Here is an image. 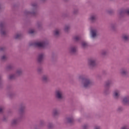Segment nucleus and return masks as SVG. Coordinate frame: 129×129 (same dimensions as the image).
Returning a JSON list of instances; mask_svg holds the SVG:
<instances>
[{
	"instance_id": "obj_28",
	"label": "nucleus",
	"mask_w": 129,
	"mask_h": 129,
	"mask_svg": "<svg viewBox=\"0 0 129 129\" xmlns=\"http://www.w3.org/2000/svg\"><path fill=\"white\" fill-rule=\"evenodd\" d=\"M1 34H2V35H5V32L1 31Z\"/></svg>"
},
{
	"instance_id": "obj_22",
	"label": "nucleus",
	"mask_w": 129,
	"mask_h": 129,
	"mask_svg": "<svg viewBox=\"0 0 129 129\" xmlns=\"http://www.w3.org/2000/svg\"><path fill=\"white\" fill-rule=\"evenodd\" d=\"M22 73V71L21 70L18 71L16 74L17 75H20V74H21V73Z\"/></svg>"
},
{
	"instance_id": "obj_25",
	"label": "nucleus",
	"mask_w": 129,
	"mask_h": 129,
	"mask_svg": "<svg viewBox=\"0 0 129 129\" xmlns=\"http://www.w3.org/2000/svg\"><path fill=\"white\" fill-rule=\"evenodd\" d=\"M105 54H106V51H103L102 52V55H105Z\"/></svg>"
},
{
	"instance_id": "obj_31",
	"label": "nucleus",
	"mask_w": 129,
	"mask_h": 129,
	"mask_svg": "<svg viewBox=\"0 0 129 129\" xmlns=\"http://www.w3.org/2000/svg\"><path fill=\"white\" fill-rule=\"evenodd\" d=\"M2 50H3V48H0V51H2Z\"/></svg>"
},
{
	"instance_id": "obj_15",
	"label": "nucleus",
	"mask_w": 129,
	"mask_h": 129,
	"mask_svg": "<svg viewBox=\"0 0 129 129\" xmlns=\"http://www.w3.org/2000/svg\"><path fill=\"white\" fill-rule=\"evenodd\" d=\"M75 41H79L80 40V37L77 36L74 37Z\"/></svg>"
},
{
	"instance_id": "obj_14",
	"label": "nucleus",
	"mask_w": 129,
	"mask_h": 129,
	"mask_svg": "<svg viewBox=\"0 0 129 129\" xmlns=\"http://www.w3.org/2000/svg\"><path fill=\"white\" fill-rule=\"evenodd\" d=\"M59 113V111L57 110H54L53 112V115H57Z\"/></svg>"
},
{
	"instance_id": "obj_9",
	"label": "nucleus",
	"mask_w": 129,
	"mask_h": 129,
	"mask_svg": "<svg viewBox=\"0 0 129 129\" xmlns=\"http://www.w3.org/2000/svg\"><path fill=\"white\" fill-rule=\"evenodd\" d=\"M89 20L92 22H93L94 21H95V20H96V16H95V15H92L90 17Z\"/></svg>"
},
{
	"instance_id": "obj_35",
	"label": "nucleus",
	"mask_w": 129,
	"mask_h": 129,
	"mask_svg": "<svg viewBox=\"0 0 129 129\" xmlns=\"http://www.w3.org/2000/svg\"><path fill=\"white\" fill-rule=\"evenodd\" d=\"M49 127L50 128V127H51L49 126Z\"/></svg>"
},
{
	"instance_id": "obj_12",
	"label": "nucleus",
	"mask_w": 129,
	"mask_h": 129,
	"mask_svg": "<svg viewBox=\"0 0 129 129\" xmlns=\"http://www.w3.org/2000/svg\"><path fill=\"white\" fill-rule=\"evenodd\" d=\"M73 121V118H67V122H69V123H71Z\"/></svg>"
},
{
	"instance_id": "obj_30",
	"label": "nucleus",
	"mask_w": 129,
	"mask_h": 129,
	"mask_svg": "<svg viewBox=\"0 0 129 129\" xmlns=\"http://www.w3.org/2000/svg\"><path fill=\"white\" fill-rule=\"evenodd\" d=\"M3 111V109L2 108H0V112H2Z\"/></svg>"
},
{
	"instance_id": "obj_7",
	"label": "nucleus",
	"mask_w": 129,
	"mask_h": 129,
	"mask_svg": "<svg viewBox=\"0 0 129 129\" xmlns=\"http://www.w3.org/2000/svg\"><path fill=\"white\" fill-rule=\"evenodd\" d=\"M91 35L92 38H95V37H96V30H92L91 31Z\"/></svg>"
},
{
	"instance_id": "obj_21",
	"label": "nucleus",
	"mask_w": 129,
	"mask_h": 129,
	"mask_svg": "<svg viewBox=\"0 0 129 129\" xmlns=\"http://www.w3.org/2000/svg\"><path fill=\"white\" fill-rule=\"evenodd\" d=\"M35 31L33 29H31L30 30H29V34H33V33H34Z\"/></svg>"
},
{
	"instance_id": "obj_10",
	"label": "nucleus",
	"mask_w": 129,
	"mask_h": 129,
	"mask_svg": "<svg viewBox=\"0 0 129 129\" xmlns=\"http://www.w3.org/2000/svg\"><path fill=\"white\" fill-rule=\"evenodd\" d=\"M70 51L71 53H75L76 52V48L72 47L70 48Z\"/></svg>"
},
{
	"instance_id": "obj_18",
	"label": "nucleus",
	"mask_w": 129,
	"mask_h": 129,
	"mask_svg": "<svg viewBox=\"0 0 129 129\" xmlns=\"http://www.w3.org/2000/svg\"><path fill=\"white\" fill-rule=\"evenodd\" d=\"M18 122V120L17 119H14L12 121V124H16Z\"/></svg>"
},
{
	"instance_id": "obj_2",
	"label": "nucleus",
	"mask_w": 129,
	"mask_h": 129,
	"mask_svg": "<svg viewBox=\"0 0 129 129\" xmlns=\"http://www.w3.org/2000/svg\"><path fill=\"white\" fill-rule=\"evenodd\" d=\"M34 45L35 47H38L39 48L43 47L46 46V43L45 42H36L34 44Z\"/></svg>"
},
{
	"instance_id": "obj_17",
	"label": "nucleus",
	"mask_w": 129,
	"mask_h": 129,
	"mask_svg": "<svg viewBox=\"0 0 129 129\" xmlns=\"http://www.w3.org/2000/svg\"><path fill=\"white\" fill-rule=\"evenodd\" d=\"M54 35H55V36H58L59 35V30H56L54 31Z\"/></svg>"
},
{
	"instance_id": "obj_13",
	"label": "nucleus",
	"mask_w": 129,
	"mask_h": 129,
	"mask_svg": "<svg viewBox=\"0 0 129 129\" xmlns=\"http://www.w3.org/2000/svg\"><path fill=\"white\" fill-rule=\"evenodd\" d=\"M82 46L83 47V48H85V47L87 46V43H86V42H83L82 43Z\"/></svg>"
},
{
	"instance_id": "obj_33",
	"label": "nucleus",
	"mask_w": 129,
	"mask_h": 129,
	"mask_svg": "<svg viewBox=\"0 0 129 129\" xmlns=\"http://www.w3.org/2000/svg\"><path fill=\"white\" fill-rule=\"evenodd\" d=\"M32 7H34V5H32Z\"/></svg>"
},
{
	"instance_id": "obj_19",
	"label": "nucleus",
	"mask_w": 129,
	"mask_h": 129,
	"mask_svg": "<svg viewBox=\"0 0 129 129\" xmlns=\"http://www.w3.org/2000/svg\"><path fill=\"white\" fill-rule=\"evenodd\" d=\"M123 40H124L125 41H126L127 40H128V36H124L123 37Z\"/></svg>"
},
{
	"instance_id": "obj_20",
	"label": "nucleus",
	"mask_w": 129,
	"mask_h": 129,
	"mask_svg": "<svg viewBox=\"0 0 129 129\" xmlns=\"http://www.w3.org/2000/svg\"><path fill=\"white\" fill-rule=\"evenodd\" d=\"M20 37H21V35H20V34H17L15 36V39H19V38H20Z\"/></svg>"
},
{
	"instance_id": "obj_23",
	"label": "nucleus",
	"mask_w": 129,
	"mask_h": 129,
	"mask_svg": "<svg viewBox=\"0 0 129 129\" xmlns=\"http://www.w3.org/2000/svg\"><path fill=\"white\" fill-rule=\"evenodd\" d=\"M15 78V75H11L9 77V79H14Z\"/></svg>"
},
{
	"instance_id": "obj_27",
	"label": "nucleus",
	"mask_w": 129,
	"mask_h": 129,
	"mask_svg": "<svg viewBox=\"0 0 129 129\" xmlns=\"http://www.w3.org/2000/svg\"><path fill=\"white\" fill-rule=\"evenodd\" d=\"M2 60H5L6 59L5 55L3 56L2 57Z\"/></svg>"
},
{
	"instance_id": "obj_8",
	"label": "nucleus",
	"mask_w": 129,
	"mask_h": 129,
	"mask_svg": "<svg viewBox=\"0 0 129 129\" xmlns=\"http://www.w3.org/2000/svg\"><path fill=\"white\" fill-rule=\"evenodd\" d=\"M44 58V54H40L39 55L38 57V62H41Z\"/></svg>"
},
{
	"instance_id": "obj_29",
	"label": "nucleus",
	"mask_w": 129,
	"mask_h": 129,
	"mask_svg": "<svg viewBox=\"0 0 129 129\" xmlns=\"http://www.w3.org/2000/svg\"><path fill=\"white\" fill-rule=\"evenodd\" d=\"M126 13L129 15V10H127V11H126Z\"/></svg>"
},
{
	"instance_id": "obj_1",
	"label": "nucleus",
	"mask_w": 129,
	"mask_h": 129,
	"mask_svg": "<svg viewBox=\"0 0 129 129\" xmlns=\"http://www.w3.org/2000/svg\"><path fill=\"white\" fill-rule=\"evenodd\" d=\"M79 79H81L82 81V84L85 88L87 87H89L90 85H91V83L90 82V81L88 79H85L83 78L82 76H80L79 77Z\"/></svg>"
},
{
	"instance_id": "obj_24",
	"label": "nucleus",
	"mask_w": 129,
	"mask_h": 129,
	"mask_svg": "<svg viewBox=\"0 0 129 129\" xmlns=\"http://www.w3.org/2000/svg\"><path fill=\"white\" fill-rule=\"evenodd\" d=\"M64 30L66 31H68V30H69V26H66Z\"/></svg>"
},
{
	"instance_id": "obj_3",
	"label": "nucleus",
	"mask_w": 129,
	"mask_h": 129,
	"mask_svg": "<svg viewBox=\"0 0 129 129\" xmlns=\"http://www.w3.org/2000/svg\"><path fill=\"white\" fill-rule=\"evenodd\" d=\"M120 95V90H116L113 92V97L114 98H118Z\"/></svg>"
},
{
	"instance_id": "obj_5",
	"label": "nucleus",
	"mask_w": 129,
	"mask_h": 129,
	"mask_svg": "<svg viewBox=\"0 0 129 129\" xmlns=\"http://www.w3.org/2000/svg\"><path fill=\"white\" fill-rule=\"evenodd\" d=\"M122 103L124 104H129V96H127L123 98Z\"/></svg>"
},
{
	"instance_id": "obj_11",
	"label": "nucleus",
	"mask_w": 129,
	"mask_h": 129,
	"mask_svg": "<svg viewBox=\"0 0 129 129\" xmlns=\"http://www.w3.org/2000/svg\"><path fill=\"white\" fill-rule=\"evenodd\" d=\"M120 73L121 75H125L126 74V71L125 70H121Z\"/></svg>"
},
{
	"instance_id": "obj_4",
	"label": "nucleus",
	"mask_w": 129,
	"mask_h": 129,
	"mask_svg": "<svg viewBox=\"0 0 129 129\" xmlns=\"http://www.w3.org/2000/svg\"><path fill=\"white\" fill-rule=\"evenodd\" d=\"M88 64L90 66H95L96 62L95 59L91 58L88 60Z\"/></svg>"
},
{
	"instance_id": "obj_16",
	"label": "nucleus",
	"mask_w": 129,
	"mask_h": 129,
	"mask_svg": "<svg viewBox=\"0 0 129 129\" xmlns=\"http://www.w3.org/2000/svg\"><path fill=\"white\" fill-rule=\"evenodd\" d=\"M42 79L43 81H47V80H48V77H47L46 76H44L42 78Z\"/></svg>"
},
{
	"instance_id": "obj_26",
	"label": "nucleus",
	"mask_w": 129,
	"mask_h": 129,
	"mask_svg": "<svg viewBox=\"0 0 129 129\" xmlns=\"http://www.w3.org/2000/svg\"><path fill=\"white\" fill-rule=\"evenodd\" d=\"M94 129H100V127L99 126H97L95 127Z\"/></svg>"
},
{
	"instance_id": "obj_34",
	"label": "nucleus",
	"mask_w": 129,
	"mask_h": 129,
	"mask_svg": "<svg viewBox=\"0 0 129 129\" xmlns=\"http://www.w3.org/2000/svg\"><path fill=\"white\" fill-rule=\"evenodd\" d=\"M109 84H107V85H108Z\"/></svg>"
},
{
	"instance_id": "obj_32",
	"label": "nucleus",
	"mask_w": 129,
	"mask_h": 129,
	"mask_svg": "<svg viewBox=\"0 0 129 129\" xmlns=\"http://www.w3.org/2000/svg\"><path fill=\"white\" fill-rule=\"evenodd\" d=\"M86 127V125L84 126V128H85Z\"/></svg>"
},
{
	"instance_id": "obj_6",
	"label": "nucleus",
	"mask_w": 129,
	"mask_h": 129,
	"mask_svg": "<svg viewBox=\"0 0 129 129\" xmlns=\"http://www.w3.org/2000/svg\"><path fill=\"white\" fill-rule=\"evenodd\" d=\"M56 96L58 99H61V98H62V92L60 91H56Z\"/></svg>"
}]
</instances>
